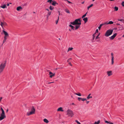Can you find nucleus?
<instances>
[{
  "instance_id": "obj_1",
  "label": "nucleus",
  "mask_w": 124,
  "mask_h": 124,
  "mask_svg": "<svg viewBox=\"0 0 124 124\" xmlns=\"http://www.w3.org/2000/svg\"><path fill=\"white\" fill-rule=\"evenodd\" d=\"M80 19L81 18L76 19L74 22H71L70 24L74 25H80L81 24Z\"/></svg>"
},
{
  "instance_id": "obj_2",
  "label": "nucleus",
  "mask_w": 124,
  "mask_h": 124,
  "mask_svg": "<svg viewBox=\"0 0 124 124\" xmlns=\"http://www.w3.org/2000/svg\"><path fill=\"white\" fill-rule=\"evenodd\" d=\"M66 112L67 115L68 116H69L72 117L74 115L73 111L69 108H68L67 109L66 111Z\"/></svg>"
},
{
  "instance_id": "obj_3",
  "label": "nucleus",
  "mask_w": 124,
  "mask_h": 124,
  "mask_svg": "<svg viewBox=\"0 0 124 124\" xmlns=\"http://www.w3.org/2000/svg\"><path fill=\"white\" fill-rule=\"evenodd\" d=\"M6 63V61H5L4 63H1L0 65V73L2 72L3 70Z\"/></svg>"
},
{
  "instance_id": "obj_4",
  "label": "nucleus",
  "mask_w": 124,
  "mask_h": 124,
  "mask_svg": "<svg viewBox=\"0 0 124 124\" xmlns=\"http://www.w3.org/2000/svg\"><path fill=\"white\" fill-rule=\"evenodd\" d=\"M35 111V109L33 106H32L31 109V111L30 112H27V115L29 116L32 114H34Z\"/></svg>"
},
{
  "instance_id": "obj_5",
  "label": "nucleus",
  "mask_w": 124,
  "mask_h": 124,
  "mask_svg": "<svg viewBox=\"0 0 124 124\" xmlns=\"http://www.w3.org/2000/svg\"><path fill=\"white\" fill-rule=\"evenodd\" d=\"M113 31V30L109 29L107 30L105 34V36L108 37L111 35L112 34Z\"/></svg>"
},
{
  "instance_id": "obj_6",
  "label": "nucleus",
  "mask_w": 124,
  "mask_h": 124,
  "mask_svg": "<svg viewBox=\"0 0 124 124\" xmlns=\"http://www.w3.org/2000/svg\"><path fill=\"white\" fill-rule=\"evenodd\" d=\"M0 25L3 28V26H7V23L3 21V22H0Z\"/></svg>"
},
{
  "instance_id": "obj_7",
  "label": "nucleus",
  "mask_w": 124,
  "mask_h": 124,
  "mask_svg": "<svg viewBox=\"0 0 124 124\" xmlns=\"http://www.w3.org/2000/svg\"><path fill=\"white\" fill-rule=\"evenodd\" d=\"M49 77L52 78L55 76V73H53L52 72L49 71Z\"/></svg>"
},
{
  "instance_id": "obj_8",
  "label": "nucleus",
  "mask_w": 124,
  "mask_h": 124,
  "mask_svg": "<svg viewBox=\"0 0 124 124\" xmlns=\"http://www.w3.org/2000/svg\"><path fill=\"white\" fill-rule=\"evenodd\" d=\"M6 117V116L5 115L1 114L0 116V120L1 121L3 120Z\"/></svg>"
},
{
  "instance_id": "obj_9",
  "label": "nucleus",
  "mask_w": 124,
  "mask_h": 124,
  "mask_svg": "<svg viewBox=\"0 0 124 124\" xmlns=\"http://www.w3.org/2000/svg\"><path fill=\"white\" fill-rule=\"evenodd\" d=\"M116 35L117 33H115L112 36L110 37H109L110 39L111 40L113 39L116 36Z\"/></svg>"
},
{
  "instance_id": "obj_10",
  "label": "nucleus",
  "mask_w": 124,
  "mask_h": 124,
  "mask_svg": "<svg viewBox=\"0 0 124 124\" xmlns=\"http://www.w3.org/2000/svg\"><path fill=\"white\" fill-rule=\"evenodd\" d=\"M3 32L4 34V36H5L7 37H8L9 36L8 34L6 31H5L4 30H3Z\"/></svg>"
},
{
  "instance_id": "obj_11",
  "label": "nucleus",
  "mask_w": 124,
  "mask_h": 124,
  "mask_svg": "<svg viewBox=\"0 0 124 124\" xmlns=\"http://www.w3.org/2000/svg\"><path fill=\"white\" fill-rule=\"evenodd\" d=\"M112 71H107V73L108 76H109L112 75Z\"/></svg>"
},
{
  "instance_id": "obj_12",
  "label": "nucleus",
  "mask_w": 124,
  "mask_h": 124,
  "mask_svg": "<svg viewBox=\"0 0 124 124\" xmlns=\"http://www.w3.org/2000/svg\"><path fill=\"white\" fill-rule=\"evenodd\" d=\"M113 23V22L111 21H109L108 23V22H106L105 23V24H112Z\"/></svg>"
},
{
  "instance_id": "obj_13",
  "label": "nucleus",
  "mask_w": 124,
  "mask_h": 124,
  "mask_svg": "<svg viewBox=\"0 0 124 124\" xmlns=\"http://www.w3.org/2000/svg\"><path fill=\"white\" fill-rule=\"evenodd\" d=\"M51 11L49 12H48V13L46 15L47 19H48V17L49 16H50L51 15Z\"/></svg>"
},
{
  "instance_id": "obj_14",
  "label": "nucleus",
  "mask_w": 124,
  "mask_h": 124,
  "mask_svg": "<svg viewBox=\"0 0 124 124\" xmlns=\"http://www.w3.org/2000/svg\"><path fill=\"white\" fill-rule=\"evenodd\" d=\"M62 107H60L58 109L57 111H63V110H62Z\"/></svg>"
},
{
  "instance_id": "obj_15",
  "label": "nucleus",
  "mask_w": 124,
  "mask_h": 124,
  "mask_svg": "<svg viewBox=\"0 0 124 124\" xmlns=\"http://www.w3.org/2000/svg\"><path fill=\"white\" fill-rule=\"evenodd\" d=\"M83 20L85 21V23L88 20V18L87 17H85L84 18Z\"/></svg>"
},
{
  "instance_id": "obj_16",
  "label": "nucleus",
  "mask_w": 124,
  "mask_h": 124,
  "mask_svg": "<svg viewBox=\"0 0 124 124\" xmlns=\"http://www.w3.org/2000/svg\"><path fill=\"white\" fill-rule=\"evenodd\" d=\"M105 123H107V124H113V123L112 122H108L106 120H105Z\"/></svg>"
},
{
  "instance_id": "obj_17",
  "label": "nucleus",
  "mask_w": 124,
  "mask_h": 124,
  "mask_svg": "<svg viewBox=\"0 0 124 124\" xmlns=\"http://www.w3.org/2000/svg\"><path fill=\"white\" fill-rule=\"evenodd\" d=\"M22 9V8L21 6H19L17 7L16 10L17 11H19L20 9Z\"/></svg>"
},
{
  "instance_id": "obj_18",
  "label": "nucleus",
  "mask_w": 124,
  "mask_h": 124,
  "mask_svg": "<svg viewBox=\"0 0 124 124\" xmlns=\"http://www.w3.org/2000/svg\"><path fill=\"white\" fill-rule=\"evenodd\" d=\"M105 24V23H102V24H100V26L99 27H98V29H99V30H100V29H101V26L104 25Z\"/></svg>"
},
{
  "instance_id": "obj_19",
  "label": "nucleus",
  "mask_w": 124,
  "mask_h": 124,
  "mask_svg": "<svg viewBox=\"0 0 124 124\" xmlns=\"http://www.w3.org/2000/svg\"><path fill=\"white\" fill-rule=\"evenodd\" d=\"M43 121L45 123H47L49 122L48 121L47 119H46V118L44 119Z\"/></svg>"
},
{
  "instance_id": "obj_20",
  "label": "nucleus",
  "mask_w": 124,
  "mask_h": 124,
  "mask_svg": "<svg viewBox=\"0 0 124 124\" xmlns=\"http://www.w3.org/2000/svg\"><path fill=\"white\" fill-rule=\"evenodd\" d=\"M57 4L56 3V1H53V2L52 3V4L53 5L55 6V5Z\"/></svg>"
},
{
  "instance_id": "obj_21",
  "label": "nucleus",
  "mask_w": 124,
  "mask_h": 124,
  "mask_svg": "<svg viewBox=\"0 0 124 124\" xmlns=\"http://www.w3.org/2000/svg\"><path fill=\"white\" fill-rule=\"evenodd\" d=\"M0 7L4 9L7 8L6 5L5 4L3 6H1Z\"/></svg>"
},
{
  "instance_id": "obj_22",
  "label": "nucleus",
  "mask_w": 124,
  "mask_h": 124,
  "mask_svg": "<svg viewBox=\"0 0 124 124\" xmlns=\"http://www.w3.org/2000/svg\"><path fill=\"white\" fill-rule=\"evenodd\" d=\"M91 95V94H90V93L89 94V95H88V96L87 97V99H89L90 98H92V96H90V95Z\"/></svg>"
},
{
  "instance_id": "obj_23",
  "label": "nucleus",
  "mask_w": 124,
  "mask_h": 124,
  "mask_svg": "<svg viewBox=\"0 0 124 124\" xmlns=\"http://www.w3.org/2000/svg\"><path fill=\"white\" fill-rule=\"evenodd\" d=\"M80 26V25H77L76 26L75 30H77Z\"/></svg>"
},
{
  "instance_id": "obj_24",
  "label": "nucleus",
  "mask_w": 124,
  "mask_h": 124,
  "mask_svg": "<svg viewBox=\"0 0 124 124\" xmlns=\"http://www.w3.org/2000/svg\"><path fill=\"white\" fill-rule=\"evenodd\" d=\"M74 94H75L76 95H78L79 96H81V94L80 93H75Z\"/></svg>"
},
{
  "instance_id": "obj_25",
  "label": "nucleus",
  "mask_w": 124,
  "mask_h": 124,
  "mask_svg": "<svg viewBox=\"0 0 124 124\" xmlns=\"http://www.w3.org/2000/svg\"><path fill=\"white\" fill-rule=\"evenodd\" d=\"M54 7L52 6H50L49 7V8L51 10H53Z\"/></svg>"
},
{
  "instance_id": "obj_26",
  "label": "nucleus",
  "mask_w": 124,
  "mask_h": 124,
  "mask_svg": "<svg viewBox=\"0 0 124 124\" xmlns=\"http://www.w3.org/2000/svg\"><path fill=\"white\" fill-rule=\"evenodd\" d=\"M69 26L73 30H74V27L71 24L69 25Z\"/></svg>"
},
{
  "instance_id": "obj_27",
  "label": "nucleus",
  "mask_w": 124,
  "mask_h": 124,
  "mask_svg": "<svg viewBox=\"0 0 124 124\" xmlns=\"http://www.w3.org/2000/svg\"><path fill=\"white\" fill-rule=\"evenodd\" d=\"M114 63V58H111V64L112 65Z\"/></svg>"
},
{
  "instance_id": "obj_28",
  "label": "nucleus",
  "mask_w": 124,
  "mask_h": 124,
  "mask_svg": "<svg viewBox=\"0 0 124 124\" xmlns=\"http://www.w3.org/2000/svg\"><path fill=\"white\" fill-rule=\"evenodd\" d=\"M114 8L115 9V11H117L118 10V8L116 6L114 7Z\"/></svg>"
},
{
  "instance_id": "obj_29",
  "label": "nucleus",
  "mask_w": 124,
  "mask_h": 124,
  "mask_svg": "<svg viewBox=\"0 0 124 124\" xmlns=\"http://www.w3.org/2000/svg\"><path fill=\"white\" fill-rule=\"evenodd\" d=\"M73 49L72 47H69L68 49L67 52H68L70 51H71Z\"/></svg>"
},
{
  "instance_id": "obj_30",
  "label": "nucleus",
  "mask_w": 124,
  "mask_h": 124,
  "mask_svg": "<svg viewBox=\"0 0 124 124\" xmlns=\"http://www.w3.org/2000/svg\"><path fill=\"white\" fill-rule=\"evenodd\" d=\"M100 123V120L98 121L97 122H95L93 124H98Z\"/></svg>"
},
{
  "instance_id": "obj_31",
  "label": "nucleus",
  "mask_w": 124,
  "mask_h": 124,
  "mask_svg": "<svg viewBox=\"0 0 124 124\" xmlns=\"http://www.w3.org/2000/svg\"><path fill=\"white\" fill-rule=\"evenodd\" d=\"M93 5V4H92L91 5H90L89 6H88L87 7V9H88L92 7Z\"/></svg>"
},
{
  "instance_id": "obj_32",
  "label": "nucleus",
  "mask_w": 124,
  "mask_h": 124,
  "mask_svg": "<svg viewBox=\"0 0 124 124\" xmlns=\"http://www.w3.org/2000/svg\"><path fill=\"white\" fill-rule=\"evenodd\" d=\"M96 34V33H95L94 34H93V40L94 39V38L95 37V34Z\"/></svg>"
},
{
  "instance_id": "obj_33",
  "label": "nucleus",
  "mask_w": 124,
  "mask_h": 124,
  "mask_svg": "<svg viewBox=\"0 0 124 124\" xmlns=\"http://www.w3.org/2000/svg\"><path fill=\"white\" fill-rule=\"evenodd\" d=\"M82 101H86V98H82Z\"/></svg>"
},
{
  "instance_id": "obj_34",
  "label": "nucleus",
  "mask_w": 124,
  "mask_h": 124,
  "mask_svg": "<svg viewBox=\"0 0 124 124\" xmlns=\"http://www.w3.org/2000/svg\"><path fill=\"white\" fill-rule=\"evenodd\" d=\"M52 1V0H48L47 2H49L50 3H51V2Z\"/></svg>"
},
{
  "instance_id": "obj_35",
  "label": "nucleus",
  "mask_w": 124,
  "mask_h": 124,
  "mask_svg": "<svg viewBox=\"0 0 124 124\" xmlns=\"http://www.w3.org/2000/svg\"><path fill=\"white\" fill-rule=\"evenodd\" d=\"M87 13H86L85 14V15H84L83 16H82V18H84V17H85L86 16V14Z\"/></svg>"
},
{
  "instance_id": "obj_36",
  "label": "nucleus",
  "mask_w": 124,
  "mask_h": 124,
  "mask_svg": "<svg viewBox=\"0 0 124 124\" xmlns=\"http://www.w3.org/2000/svg\"><path fill=\"white\" fill-rule=\"evenodd\" d=\"M82 98H80V97H78V100L79 101H80V100H82Z\"/></svg>"
},
{
  "instance_id": "obj_37",
  "label": "nucleus",
  "mask_w": 124,
  "mask_h": 124,
  "mask_svg": "<svg viewBox=\"0 0 124 124\" xmlns=\"http://www.w3.org/2000/svg\"><path fill=\"white\" fill-rule=\"evenodd\" d=\"M66 12L68 13H70L68 9L66 10Z\"/></svg>"
},
{
  "instance_id": "obj_38",
  "label": "nucleus",
  "mask_w": 124,
  "mask_h": 124,
  "mask_svg": "<svg viewBox=\"0 0 124 124\" xmlns=\"http://www.w3.org/2000/svg\"><path fill=\"white\" fill-rule=\"evenodd\" d=\"M5 114V112L3 110H2V113L1 114Z\"/></svg>"
},
{
  "instance_id": "obj_39",
  "label": "nucleus",
  "mask_w": 124,
  "mask_h": 124,
  "mask_svg": "<svg viewBox=\"0 0 124 124\" xmlns=\"http://www.w3.org/2000/svg\"><path fill=\"white\" fill-rule=\"evenodd\" d=\"M111 58H114V56H113V53H111Z\"/></svg>"
},
{
  "instance_id": "obj_40",
  "label": "nucleus",
  "mask_w": 124,
  "mask_h": 124,
  "mask_svg": "<svg viewBox=\"0 0 124 124\" xmlns=\"http://www.w3.org/2000/svg\"><path fill=\"white\" fill-rule=\"evenodd\" d=\"M75 122H77V123L78 124H80V123L79 122L78 120H76L75 121Z\"/></svg>"
},
{
  "instance_id": "obj_41",
  "label": "nucleus",
  "mask_w": 124,
  "mask_h": 124,
  "mask_svg": "<svg viewBox=\"0 0 124 124\" xmlns=\"http://www.w3.org/2000/svg\"><path fill=\"white\" fill-rule=\"evenodd\" d=\"M65 1H67L68 2V3H72L71 2H70V1L68 0H65Z\"/></svg>"
},
{
  "instance_id": "obj_42",
  "label": "nucleus",
  "mask_w": 124,
  "mask_h": 124,
  "mask_svg": "<svg viewBox=\"0 0 124 124\" xmlns=\"http://www.w3.org/2000/svg\"><path fill=\"white\" fill-rule=\"evenodd\" d=\"M122 5L124 7V1H123L122 2Z\"/></svg>"
},
{
  "instance_id": "obj_43",
  "label": "nucleus",
  "mask_w": 124,
  "mask_h": 124,
  "mask_svg": "<svg viewBox=\"0 0 124 124\" xmlns=\"http://www.w3.org/2000/svg\"><path fill=\"white\" fill-rule=\"evenodd\" d=\"M7 37H7V36H4V39H7Z\"/></svg>"
},
{
  "instance_id": "obj_44",
  "label": "nucleus",
  "mask_w": 124,
  "mask_h": 124,
  "mask_svg": "<svg viewBox=\"0 0 124 124\" xmlns=\"http://www.w3.org/2000/svg\"><path fill=\"white\" fill-rule=\"evenodd\" d=\"M6 39H4L3 41V43H4L6 41Z\"/></svg>"
},
{
  "instance_id": "obj_45",
  "label": "nucleus",
  "mask_w": 124,
  "mask_h": 124,
  "mask_svg": "<svg viewBox=\"0 0 124 124\" xmlns=\"http://www.w3.org/2000/svg\"><path fill=\"white\" fill-rule=\"evenodd\" d=\"M54 82H48V83H47V84H51V83H54Z\"/></svg>"
},
{
  "instance_id": "obj_46",
  "label": "nucleus",
  "mask_w": 124,
  "mask_h": 124,
  "mask_svg": "<svg viewBox=\"0 0 124 124\" xmlns=\"http://www.w3.org/2000/svg\"><path fill=\"white\" fill-rule=\"evenodd\" d=\"M99 38V37L98 35H97L96 37V39Z\"/></svg>"
},
{
  "instance_id": "obj_47",
  "label": "nucleus",
  "mask_w": 124,
  "mask_h": 124,
  "mask_svg": "<svg viewBox=\"0 0 124 124\" xmlns=\"http://www.w3.org/2000/svg\"><path fill=\"white\" fill-rule=\"evenodd\" d=\"M98 32V29H96V32Z\"/></svg>"
},
{
  "instance_id": "obj_48",
  "label": "nucleus",
  "mask_w": 124,
  "mask_h": 124,
  "mask_svg": "<svg viewBox=\"0 0 124 124\" xmlns=\"http://www.w3.org/2000/svg\"><path fill=\"white\" fill-rule=\"evenodd\" d=\"M58 20H57V21H56V24H57L58 23Z\"/></svg>"
},
{
  "instance_id": "obj_49",
  "label": "nucleus",
  "mask_w": 124,
  "mask_h": 124,
  "mask_svg": "<svg viewBox=\"0 0 124 124\" xmlns=\"http://www.w3.org/2000/svg\"><path fill=\"white\" fill-rule=\"evenodd\" d=\"M69 64L71 66H72V65L71 64L70 62H69Z\"/></svg>"
},
{
  "instance_id": "obj_50",
  "label": "nucleus",
  "mask_w": 124,
  "mask_h": 124,
  "mask_svg": "<svg viewBox=\"0 0 124 124\" xmlns=\"http://www.w3.org/2000/svg\"><path fill=\"white\" fill-rule=\"evenodd\" d=\"M123 20L122 19H118V20L119 21H122Z\"/></svg>"
},
{
  "instance_id": "obj_51",
  "label": "nucleus",
  "mask_w": 124,
  "mask_h": 124,
  "mask_svg": "<svg viewBox=\"0 0 124 124\" xmlns=\"http://www.w3.org/2000/svg\"><path fill=\"white\" fill-rule=\"evenodd\" d=\"M0 110H1V111H2V110H3V109L1 107V108Z\"/></svg>"
},
{
  "instance_id": "obj_52",
  "label": "nucleus",
  "mask_w": 124,
  "mask_h": 124,
  "mask_svg": "<svg viewBox=\"0 0 124 124\" xmlns=\"http://www.w3.org/2000/svg\"><path fill=\"white\" fill-rule=\"evenodd\" d=\"M72 104L73 105H75V104H74V103H72Z\"/></svg>"
},
{
  "instance_id": "obj_53",
  "label": "nucleus",
  "mask_w": 124,
  "mask_h": 124,
  "mask_svg": "<svg viewBox=\"0 0 124 124\" xmlns=\"http://www.w3.org/2000/svg\"><path fill=\"white\" fill-rule=\"evenodd\" d=\"M89 101H86V103L88 104L89 102Z\"/></svg>"
},
{
  "instance_id": "obj_54",
  "label": "nucleus",
  "mask_w": 124,
  "mask_h": 124,
  "mask_svg": "<svg viewBox=\"0 0 124 124\" xmlns=\"http://www.w3.org/2000/svg\"><path fill=\"white\" fill-rule=\"evenodd\" d=\"M116 25H120V24L119 23H117L116 24Z\"/></svg>"
},
{
  "instance_id": "obj_55",
  "label": "nucleus",
  "mask_w": 124,
  "mask_h": 124,
  "mask_svg": "<svg viewBox=\"0 0 124 124\" xmlns=\"http://www.w3.org/2000/svg\"><path fill=\"white\" fill-rule=\"evenodd\" d=\"M46 10H47V11H49V10L48 9H46Z\"/></svg>"
},
{
  "instance_id": "obj_56",
  "label": "nucleus",
  "mask_w": 124,
  "mask_h": 124,
  "mask_svg": "<svg viewBox=\"0 0 124 124\" xmlns=\"http://www.w3.org/2000/svg\"><path fill=\"white\" fill-rule=\"evenodd\" d=\"M8 109H7V110H6V112H8Z\"/></svg>"
},
{
  "instance_id": "obj_57",
  "label": "nucleus",
  "mask_w": 124,
  "mask_h": 124,
  "mask_svg": "<svg viewBox=\"0 0 124 124\" xmlns=\"http://www.w3.org/2000/svg\"><path fill=\"white\" fill-rule=\"evenodd\" d=\"M7 6H9V4L8 3L7 4Z\"/></svg>"
},
{
  "instance_id": "obj_58",
  "label": "nucleus",
  "mask_w": 124,
  "mask_h": 124,
  "mask_svg": "<svg viewBox=\"0 0 124 124\" xmlns=\"http://www.w3.org/2000/svg\"><path fill=\"white\" fill-rule=\"evenodd\" d=\"M69 59H68L67 61V62H69Z\"/></svg>"
},
{
  "instance_id": "obj_59",
  "label": "nucleus",
  "mask_w": 124,
  "mask_h": 124,
  "mask_svg": "<svg viewBox=\"0 0 124 124\" xmlns=\"http://www.w3.org/2000/svg\"><path fill=\"white\" fill-rule=\"evenodd\" d=\"M59 16H58V19H57V20H59Z\"/></svg>"
},
{
  "instance_id": "obj_60",
  "label": "nucleus",
  "mask_w": 124,
  "mask_h": 124,
  "mask_svg": "<svg viewBox=\"0 0 124 124\" xmlns=\"http://www.w3.org/2000/svg\"><path fill=\"white\" fill-rule=\"evenodd\" d=\"M100 34V33H99L98 34V36H99Z\"/></svg>"
},
{
  "instance_id": "obj_61",
  "label": "nucleus",
  "mask_w": 124,
  "mask_h": 124,
  "mask_svg": "<svg viewBox=\"0 0 124 124\" xmlns=\"http://www.w3.org/2000/svg\"><path fill=\"white\" fill-rule=\"evenodd\" d=\"M58 12L59 13V16L60 15V12L59 11H58Z\"/></svg>"
},
{
  "instance_id": "obj_62",
  "label": "nucleus",
  "mask_w": 124,
  "mask_h": 124,
  "mask_svg": "<svg viewBox=\"0 0 124 124\" xmlns=\"http://www.w3.org/2000/svg\"><path fill=\"white\" fill-rule=\"evenodd\" d=\"M109 0L111 1H114V0Z\"/></svg>"
},
{
  "instance_id": "obj_63",
  "label": "nucleus",
  "mask_w": 124,
  "mask_h": 124,
  "mask_svg": "<svg viewBox=\"0 0 124 124\" xmlns=\"http://www.w3.org/2000/svg\"><path fill=\"white\" fill-rule=\"evenodd\" d=\"M69 30L70 31H71V30L70 29H69Z\"/></svg>"
},
{
  "instance_id": "obj_64",
  "label": "nucleus",
  "mask_w": 124,
  "mask_h": 124,
  "mask_svg": "<svg viewBox=\"0 0 124 124\" xmlns=\"http://www.w3.org/2000/svg\"><path fill=\"white\" fill-rule=\"evenodd\" d=\"M123 37H124V34L123 35Z\"/></svg>"
}]
</instances>
